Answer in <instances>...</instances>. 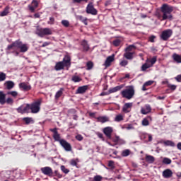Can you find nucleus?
Here are the masks:
<instances>
[{
  "label": "nucleus",
  "mask_w": 181,
  "mask_h": 181,
  "mask_svg": "<svg viewBox=\"0 0 181 181\" xmlns=\"http://www.w3.org/2000/svg\"><path fill=\"white\" fill-rule=\"evenodd\" d=\"M16 48L20 49L21 53H25L28 50L29 47L28 46V44H23L22 43V41L18 40L11 45H8L7 50H15Z\"/></svg>",
  "instance_id": "2"
},
{
  "label": "nucleus",
  "mask_w": 181,
  "mask_h": 181,
  "mask_svg": "<svg viewBox=\"0 0 181 181\" xmlns=\"http://www.w3.org/2000/svg\"><path fill=\"white\" fill-rule=\"evenodd\" d=\"M112 62H114V55H111L107 57L104 66L105 67H110V66H111V63H112Z\"/></svg>",
  "instance_id": "18"
},
{
  "label": "nucleus",
  "mask_w": 181,
  "mask_h": 181,
  "mask_svg": "<svg viewBox=\"0 0 181 181\" xmlns=\"http://www.w3.org/2000/svg\"><path fill=\"white\" fill-rule=\"evenodd\" d=\"M146 160L148 163H153V162H155V158L152 156H146Z\"/></svg>",
  "instance_id": "31"
},
{
  "label": "nucleus",
  "mask_w": 181,
  "mask_h": 181,
  "mask_svg": "<svg viewBox=\"0 0 181 181\" xmlns=\"http://www.w3.org/2000/svg\"><path fill=\"white\" fill-rule=\"evenodd\" d=\"M148 133H143L140 135L141 139H146L148 138Z\"/></svg>",
  "instance_id": "53"
},
{
  "label": "nucleus",
  "mask_w": 181,
  "mask_h": 181,
  "mask_svg": "<svg viewBox=\"0 0 181 181\" xmlns=\"http://www.w3.org/2000/svg\"><path fill=\"white\" fill-rule=\"evenodd\" d=\"M141 124H142L143 127H148V125H149V121L148 120V119L144 118L142 120Z\"/></svg>",
  "instance_id": "41"
},
{
  "label": "nucleus",
  "mask_w": 181,
  "mask_h": 181,
  "mask_svg": "<svg viewBox=\"0 0 181 181\" xmlns=\"http://www.w3.org/2000/svg\"><path fill=\"white\" fill-rule=\"evenodd\" d=\"M173 59L174 62H176V63H181V57L180 55L175 53L173 54Z\"/></svg>",
  "instance_id": "28"
},
{
  "label": "nucleus",
  "mask_w": 181,
  "mask_h": 181,
  "mask_svg": "<svg viewBox=\"0 0 181 181\" xmlns=\"http://www.w3.org/2000/svg\"><path fill=\"white\" fill-rule=\"evenodd\" d=\"M79 19H80V21H81V22H83V23H84V25H88V23H87V18L80 16H79Z\"/></svg>",
  "instance_id": "47"
},
{
  "label": "nucleus",
  "mask_w": 181,
  "mask_h": 181,
  "mask_svg": "<svg viewBox=\"0 0 181 181\" xmlns=\"http://www.w3.org/2000/svg\"><path fill=\"white\" fill-rule=\"evenodd\" d=\"M126 129H134V126L132 124H128V126L126 127Z\"/></svg>",
  "instance_id": "60"
},
{
  "label": "nucleus",
  "mask_w": 181,
  "mask_h": 181,
  "mask_svg": "<svg viewBox=\"0 0 181 181\" xmlns=\"http://www.w3.org/2000/svg\"><path fill=\"white\" fill-rule=\"evenodd\" d=\"M6 103L7 104H9L10 105H12L13 104V99L11 98H8L6 100Z\"/></svg>",
  "instance_id": "49"
},
{
  "label": "nucleus",
  "mask_w": 181,
  "mask_h": 181,
  "mask_svg": "<svg viewBox=\"0 0 181 181\" xmlns=\"http://www.w3.org/2000/svg\"><path fill=\"white\" fill-rule=\"evenodd\" d=\"M134 53L135 52H126L124 54V57H125V59H127V60H132L134 59Z\"/></svg>",
  "instance_id": "25"
},
{
  "label": "nucleus",
  "mask_w": 181,
  "mask_h": 181,
  "mask_svg": "<svg viewBox=\"0 0 181 181\" xmlns=\"http://www.w3.org/2000/svg\"><path fill=\"white\" fill-rule=\"evenodd\" d=\"M173 176V172L170 169H166L163 171V177L164 179H170Z\"/></svg>",
  "instance_id": "13"
},
{
  "label": "nucleus",
  "mask_w": 181,
  "mask_h": 181,
  "mask_svg": "<svg viewBox=\"0 0 181 181\" xmlns=\"http://www.w3.org/2000/svg\"><path fill=\"white\" fill-rule=\"evenodd\" d=\"M86 66H87V70H91V69H93V62H88L87 64H86Z\"/></svg>",
  "instance_id": "48"
},
{
  "label": "nucleus",
  "mask_w": 181,
  "mask_h": 181,
  "mask_svg": "<svg viewBox=\"0 0 181 181\" xmlns=\"http://www.w3.org/2000/svg\"><path fill=\"white\" fill-rule=\"evenodd\" d=\"M168 88H170V90H172L173 91H175V90H176L177 86H176V85H172L170 83H168Z\"/></svg>",
  "instance_id": "46"
},
{
  "label": "nucleus",
  "mask_w": 181,
  "mask_h": 181,
  "mask_svg": "<svg viewBox=\"0 0 181 181\" xmlns=\"http://www.w3.org/2000/svg\"><path fill=\"white\" fill-rule=\"evenodd\" d=\"M86 12L90 15H97V9L94 8L93 4H89L86 8Z\"/></svg>",
  "instance_id": "10"
},
{
  "label": "nucleus",
  "mask_w": 181,
  "mask_h": 181,
  "mask_svg": "<svg viewBox=\"0 0 181 181\" xmlns=\"http://www.w3.org/2000/svg\"><path fill=\"white\" fill-rule=\"evenodd\" d=\"M155 40V36L154 35H152L149 37V41L151 42V43H153Z\"/></svg>",
  "instance_id": "62"
},
{
  "label": "nucleus",
  "mask_w": 181,
  "mask_h": 181,
  "mask_svg": "<svg viewBox=\"0 0 181 181\" xmlns=\"http://www.w3.org/2000/svg\"><path fill=\"white\" fill-rule=\"evenodd\" d=\"M50 131L51 132H53V138L54 141H57L60 142L62 139H60V134H59V132H57V128L51 129Z\"/></svg>",
  "instance_id": "15"
},
{
  "label": "nucleus",
  "mask_w": 181,
  "mask_h": 181,
  "mask_svg": "<svg viewBox=\"0 0 181 181\" xmlns=\"http://www.w3.org/2000/svg\"><path fill=\"white\" fill-rule=\"evenodd\" d=\"M81 46L83 47V49L85 52H88L90 49V46L88 45V43L86 40H83L81 42Z\"/></svg>",
  "instance_id": "26"
},
{
  "label": "nucleus",
  "mask_w": 181,
  "mask_h": 181,
  "mask_svg": "<svg viewBox=\"0 0 181 181\" xmlns=\"http://www.w3.org/2000/svg\"><path fill=\"white\" fill-rule=\"evenodd\" d=\"M122 88H124V85H120L115 86V88H112L109 89L108 94H112V93H117V91H119V90H122Z\"/></svg>",
  "instance_id": "20"
},
{
  "label": "nucleus",
  "mask_w": 181,
  "mask_h": 181,
  "mask_svg": "<svg viewBox=\"0 0 181 181\" xmlns=\"http://www.w3.org/2000/svg\"><path fill=\"white\" fill-rule=\"evenodd\" d=\"M6 80V74L4 72L0 73V82Z\"/></svg>",
  "instance_id": "39"
},
{
  "label": "nucleus",
  "mask_w": 181,
  "mask_h": 181,
  "mask_svg": "<svg viewBox=\"0 0 181 181\" xmlns=\"http://www.w3.org/2000/svg\"><path fill=\"white\" fill-rule=\"evenodd\" d=\"M9 13V6H6L3 11L0 13V16H6Z\"/></svg>",
  "instance_id": "30"
},
{
  "label": "nucleus",
  "mask_w": 181,
  "mask_h": 181,
  "mask_svg": "<svg viewBox=\"0 0 181 181\" xmlns=\"http://www.w3.org/2000/svg\"><path fill=\"white\" fill-rule=\"evenodd\" d=\"M177 149H179V151H181V142H179L177 144Z\"/></svg>",
  "instance_id": "64"
},
{
  "label": "nucleus",
  "mask_w": 181,
  "mask_h": 181,
  "mask_svg": "<svg viewBox=\"0 0 181 181\" xmlns=\"http://www.w3.org/2000/svg\"><path fill=\"white\" fill-rule=\"evenodd\" d=\"M151 110L152 109L151 108V105H146L145 107H141V114H144V115H146V114H149V112H151Z\"/></svg>",
  "instance_id": "19"
},
{
  "label": "nucleus",
  "mask_w": 181,
  "mask_h": 181,
  "mask_svg": "<svg viewBox=\"0 0 181 181\" xmlns=\"http://www.w3.org/2000/svg\"><path fill=\"white\" fill-rule=\"evenodd\" d=\"M23 121H24L27 125H29V124H33V122H35L32 117H24L23 118Z\"/></svg>",
  "instance_id": "29"
},
{
  "label": "nucleus",
  "mask_w": 181,
  "mask_h": 181,
  "mask_svg": "<svg viewBox=\"0 0 181 181\" xmlns=\"http://www.w3.org/2000/svg\"><path fill=\"white\" fill-rule=\"evenodd\" d=\"M48 25H54V18L50 17L49 21L47 22Z\"/></svg>",
  "instance_id": "55"
},
{
  "label": "nucleus",
  "mask_w": 181,
  "mask_h": 181,
  "mask_svg": "<svg viewBox=\"0 0 181 181\" xmlns=\"http://www.w3.org/2000/svg\"><path fill=\"white\" fill-rule=\"evenodd\" d=\"M135 49V45H129L126 48L127 52H131Z\"/></svg>",
  "instance_id": "52"
},
{
  "label": "nucleus",
  "mask_w": 181,
  "mask_h": 181,
  "mask_svg": "<svg viewBox=\"0 0 181 181\" xmlns=\"http://www.w3.org/2000/svg\"><path fill=\"white\" fill-rule=\"evenodd\" d=\"M150 63L151 64V66H153L156 63V57H153L151 59H149Z\"/></svg>",
  "instance_id": "51"
},
{
  "label": "nucleus",
  "mask_w": 181,
  "mask_h": 181,
  "mask_svg": "<svg viewBox=\"0 0 181 181\" xmlns=\"http://www.w3.org/2000/svg\"><path fill=\"white\" fill-rule=\"evenodd\" d=\"M122 97L127 98V100H131L135 95V89L134 86H127L125 89L121 91Z\"/></svg>",
  "instance_id": "4"
},
{
  "label": "nucleus",
  "mask_w": 181,
  "mask_h": 181,
  "mask_svg": "<svg viewBox=\"0 0 181 181\" xmlns=\"http://www.w3.org/2000/svg\"><path fill=\"white\" fill-rule=\"evenodd\" d=\"M49 45H50V42H45L42 44V47H46V46H49Z\"/></svg>",
  "instance_id": "59"
},
{
  "label": "nucleus",
  "mask_w": 181,
  "mask_h": 181,
  "mask_svg": "<svg viewBox=\"0 0 181 181\" xmlns=\"http://www.w3.org/2000/svg\"><path fill=\"white\" fill-rule=\"evenodd\" d=\"M132 103H125L122 107L123 112H124L125 114H128V112H130L131 108H132Z\"/></svg>",
  "instance_id": "14"
},
{
  "label": "nucleus",
  "mask_w": 181,
  "mask_h": 181,
  "mask_svg": "<svg viewBox=\"0 0 181 181\" xmlns=\"http://www.w3.org/2000/svg\"><path fill=\"white\" fill-rule=\"evenodd\" d=\"M147 138H148V142H152V139H153L152 134H148L147 136Z\"/></svg>",
  "instance_id": "57"
},
{
  "label": "nucleus",
  "mask_w": 181,
  "mask_h": 181,
  "mask_svg": "<svg viewBox=\"0 0 181 181\" xmlns=\"http://www.w3.org/2000/svg\"><path fill=\"white\" fill-rule=\"evenodd\" d=\"M62 25H63V26H65V28H69V26L70 25V23L67 20H63L62 21Z\"/></svg>",
  "instance_id": "42"
},
{
  "label": "nucleus",
  "mask_w": 181,
  "mask_h": 181,
  "mask_svg": "<svg viewBox=\"0 0 181 181\" xmlns=\"http://www.w3.org/2000/svg\"><path fill=\"white\" fill-rule=\"evenodd\" d=\"M150 68H151V66L145 63L141 66V71H146L147 69H150Z\"/></svg>",
  "instance_id": "40"
},
{
  "label": "nucleus",
  "mask_w": 181,
  "mask_h": 181,
  "mask_svg": "<svg viewBox=\"0 0 181 181\" xmlns=\"http://www.w3.org/2000/svg\"><path fill=\"white\" fill-rule=\"evenodd\" d=\"M17 111L20 114H29L30 112V105H23L17 109Z\"/></svg>",
  "instance_id": "7"
},
{
  "label": "nucleus",
  "mask_w": 181,
  "mask_h": 181,
  "mask_svg": "<svg viewBox=\"0 0 181 181\" xmlns=\"http://www.w3.org/2000/svg\"><path fill=\"white\" fill-rule=\"evenodd\" d=\"M70 62H71L70 57L65 56L64 57L63 62H59L56 64L55 70L57 71H59V70H63V69H64V67H70V66L71 64L70 63Z\"/></svg>",
  "instance_id": "3"
},
{
  "label": "nucleus",
  "mask_w": 181,
  "mask_h": 181,
  "mask_svg": "<svg viewBox=\"0 0 181 181\" xmlns=\"http://www.w3.org/2000/svg\"><path fill=\"white\" fill-rule=\"evenodd\" d=\"M8 94L10 95H12V97H16V95H18V92L16 91H10L8 92Z\"/></svg>",
  "instance_id": "54"
},
{
  "label": "nucleus",
  "mask_w": 181,
  "mask_h": 181,
  "mask_svg": "<svg viewBox=\"0 0 181 181\" xmlns=\"http://www.w3.org/2000/svg\"><path fill=\"white\" fill-rule=\"evenodd\" d=\"M114 46H119L121 45V40L117 39L113 41Z\"/></svg>",
  "instance_id": "45"
},
{
  "label": "nucleus",
  "mask_w": 181,
  "mask_h": 181,
  "mask_svg": "<svg viewBox=\"0 0 181 181\" xmlns=\"http://www.w3.org/2000/svg\"><path fill=\"white\" fill-rule=\"evenodd\" d=\"M115 121L116 122L124 121V116L122 115H117L115 118Z\"/></svg>",
  "instance_id": "33"
},
{
  "label": "nucleus",
  "mask_w": 181,
  "mask_h": 181,
  "mask_svg": "<svg viewBox=\"0 0 181 181\" xmlns=\"http://www.w3.org/2000/svg\"><path fill=\"white\" fill-rule=\"evenodd\" d=\"M163 144L165 146H175V142L170 141V140H166L163 141Z\"/></svg>",
  "instance_id": "32"
},
{
  "label": "nucleus",
  "mask_w": 181,
  "mask_h": 181,
  "mask_svg": "<svg viewBox=\"0 0 181 181\" xmlns=\"http://www.w3.org/2000/svg\"><path fill=\"white\" fill-rule=\"evenodd\" d=\"M5 86L7 90H12V88L15 87V83H13V81H6Z\"/></svg>",
  "instance_id": "24"
},
{
  "label": "nucleus",
  "mask_w": 181,
  "mask_h": 181,
  "mask_svg": "<svg viewBox=\"0 0 181 181\" xmlns=\"http://www.w3.org/2000/svg\"><path fill=\"white\" fill-rule=\"evenodd\" d=\"M6 103V95L2 91H0V104L4 105Z\"/></svg>",
  "instance_id": "23"
},
{
  "label": "nucleus",
  "mask_w": 181,
  "mask_h": 181,
  "mask_svg": "<svg viewBox=\"0 0 181 181\" xmlns=\"http://www.w3.org/2000/svg\"><path fill=\"white\" fill-rule=\"evenodd\" d=\"M36 35L40 36V37H44L45 36H49L53 35V31L50 28H37L36 30Z\"/></svg>",
  "instance_id": "5"
},
{
  "label": "nucleus",
  "mask_w": 181,
  "mask_h": 181,
  "mask_svg": "<svg viewBox=\"0 0 181 181\" xmlns=\"http://www.w3.org/2000/svg\"><path fill=\"white\" fill-rule=\"evenodd\" d=\"M146 64H148V66H150V67H152V66H153V65L151 64V61H149V59H146Z\"/></svg>",
  "instance_id": "63"
},
{
  "label": "nucleus",
  "mask_w": 181,
  "mask_h": 181,
  "mask_svg": "<svg viewBox=\"0 0 181 181\" xmlns=\"http://www.w3.org/2000/svg\"><path fill=\"white\" fill-rule=\"evenodd\" d=\"M87 88H88V86H83L78 88L76 90V94H84V93L87 91Z\"/></svg>",
  "instance_id": "22"
},
{
  "label": "nucleus",
  "mask_w": 181,
  "mask_h": 181,
  "mask_svg": "<svg viewBox=\"0 0 181 181\" xmlns=\"http://www.w3.org/2000/svg\"><path fill=\"white\" fill-rule=\"evenodd\" d=\"M41 172L43 175H46L47 176H52L53 175V170L50 167H44L41 168Z\"/></svg>",
  "instance_id": "11"
},
{
  "label": "nucleus",
  "mask_w": 181,
  "mask_h": 181,
  "mask_svg": "<svg viewBox=\"0 0 181 181\" xmlns=\"http://www.w3.org/2000/svg\"><path fill=\"white\" fill-rule=\"evenodd\" d=\"M98 122H102V124H104V122H108L109 119L107 117L103 116L97 117Z\"/></svg>",
  "instance_id": "27"
},
{
  "label": "nucleus",
  "mask_w": 181,
  "mask_h": 181,
  "mask_svg": "<svg viewBox=\"0 0 181 181\" xmlns=\"http://www.w3.org/2000/svg\"><path fill=\"white\" fill-rule=\"evenodd\" d=\"M39 6V3L36 0H33L31 4L28 5L29 11L32 13L35 12L36 8Z\"/></svg>",
  "instance_id": "12"
},
{
  "label": "nucleus",
  "mask_w": 181,
  "mask_h": 181,
  "mask_svg": "<svg viewBox=\"0 0 181 181\" xmlns=\"http://www.w3.org/2000/svg\"><path fill=\"white\" fill-rule=\"evenodd\" d=\"M152 84H153V81H148L146 83H144V86H146V87L152 86Z\"/></svg>",
  "instance_id": "56"
},
{
  "label": "nucleus",
  "mask_w": 181,
  "mask_h": 181,
  "mask_svg": "<svg viewBox=\"0 0 181 181\" xmlns=\"http://www.w3.org/2000/svg\"><path fill=\"white\" fill-rule=\"evenodd\" d=\"M62 95H63V88H61L59 90H58L56 93V95H55L56 100H57L58 98H60V97H62Z\"/></svg>",
  "instance_id": "34"
},
{
  "label": "nucleus",
  "mask_w": 181,
  "mask_h": 181,
  "mask_svg": "<svg viewBox=\"0 0 181 181\" xmlns=\"http://www.w3.org/2000/svg\"><path fill=\"white\" fill-rule=\"evenodd\" d=\"M175 80H176L177 81H178L179 83H180V81H181V75L177 76L175 77Z\"/></svg>",
  "instance_id": "61"
},
{
  "label": "nucleus",
  "mask_w": 181,
  "mask_h": 181,
  "mask_svg": "<svg viewBox=\"0 0 181 181\" xmlns=\"http://www.w3.org/2000/svg\"><path fill=\"white\" fill-rule=\"evenodd\" d=\"M160 11L162 12V21H172L173 19V16H172V12H173V6L168 5V4H163Z\"/></svg>",
  "instance_id": "1"
},
{
  "label": "nucleus",
  "mask_w": 181,
  "mask_h": 181,
  "mask_svg": "<svg viewBox=\"0 0 181 181\" xmlns=\"http://www.w3.org/2000/svg\"><path fill=\"white\" fill-rule=\"evenodd\" d=\"M163 163H164L165 165H170L172 163V160L168 158H164L163 160Z\"/></svg>",
  "instance_id": "37"
},
{
  "label": "nucleus",
  "mask_w": 181,
  "mask_h": 181,
  "mask_svg": "<svg viewBox=\"0 0 181 181\" xmlns=\"http://www.w3.org/2000/svg\"><path fill=\"white\" fill-rule=\"evenodd\" d=\"M19 87L21 90H23L24 91H29V90H30V88H32L30 85H29L25 82L21 83L19 84Z\"/></svg>",
  "instance_id": "17"
},
{
  "label": "nucleus",
  "mask_w": 181,
  "mask_h": 181,
  "mask_svg": "<svg viewBox=\"0 0 181 181\" xmlns=\"http://www.w3.org/2000/svg\"><path fill=\"white\" fill-rule=\"evenodd\" d=\"M115 144L118 145H125V140L121 139L119 136H115V139L113 140Z\"/></svg>",
  "instance_id": "21"
},
{
  "label": "nucleus",
  "mask_w": 181,
  "mask_h": 181,
  "mask_svg": "<svg viewBox=\"0 0 181 181\" xmlns=\"http://www.w3.org/2000/svg\"><path fill=\"white\" fill-rule=\"evenodd\" d=\"M129 153H131V151H129V149H126L122 152V156H129Z\"/></svg>",
  "instance_id": "36"
},
{
  "label": "nucleus",
  "mask_w": 181,
  "mask_h": 181,
  "mask_svg": "<svg viewBox=\"0 0 181 181\" xmlns=\"http://www.w3.org/2000/svg\"><path fill=\"white\" fill-rule=\"evenodd\" d=\"M76 139L78 140V141H83V136L80 134L77 135L76 136Z\"/></svg>",
  "instance_id": "58"
},
{
  "label": "nucleus",
  "mask_w": 181,
  "mask_h": 181,
  "mask_svg": "<svg viewBox=\"0 0 181 181\" xmlns=\"http://www.w3.org/2000/svg\"><path fill=\"white\" fill-rule=\"evenodd\" d=\"M59 144L66 152H70L71 151V145H70V144L66 140L61 139V141H59Z\"/></svg>",
  "instance_id": "9"
},
{
  "label": "nucleus",
  "mask_w": 181,
  "mask_h": 181,
  "mask_svg": "<svg viewBox=\"0 0 181 181\" xmlns=\"http://www.w3.org/2000/svg\"><path fill=\"white\" fill-rule=\"evenodd\" d=\"M103 134L106 135L109 139H111V134H112V127H107L103 129Z\"/></svg>",
  "instance_id": "16"
},
{
  "label": "nucleus",
  "mask_w": 181,
  "mask_h": 181,
  "mask_svg": "<svg viewBox=\"0 0 181 181\" xmlns=\"http://www.w3.org/2000/svg\"><path fill=\"white\" fill-rule=\"evenodd\" d=\"M120 66H122V67H125V66H127L128 65V61L124 59V60H122L119 63Z\"/></svg>",
  "instance_id": "44"
},
{
  "label": "nucleus",
  "mask_w": 181,
  "mask_h": 181,
  "mask_svg": "<svg viewBox=\"0 0 181 181\" xmlns=\"http://www.w3.org/2000/svg\"><path fill=\"white\" fill-rule=\"evenodd\" d=\"M79 162L78 161V158L76 159H72L70 161V165H71V166H76L77 168V163Z\"/></svg>",
  "instance_id": "38"
},
{
  "label": "nucleus",
  "mask_w": 181,
  "mask_h": 181,
  "mask_svg": "<svg viewBox=\"0 0 181 181\" xmlns=\"http://www.w3.org/2000/svg\"><path fill=\"white\" fill-rule=\"evenodd\" d=\"M40 101L37 100L30 105V110L32 114H37L40 111Z\"/></svg>",
  "instance_id": "6"
},
{
  "label": "nucleus",
  "mask_w": 181,
  "mask_h": 181,
  "mask_svg": "<svg viewBox=\"0 0 181 181\" xmlns=\"http://www.w3.org/2000/svg\"><path fill=\"white\" fill-rule=\"evenodd\" d=\"M81 81V78H80V76H72V81H74V83H80Z\"/></svg>",
  "instance_id": "35"
},
{
  "label": "nucleus",
  "mask_w": 181,
  "mask_h": 181,
  "mask_svg": "<svg viewBox=\"0 0 181 181\" xmlns=\"http://www.w3.org/2000/svg\"><path fill=\"white\" fill-rule=\"evenodd\" d=\"M93 180L94 181H101V180H103V177H101V175H95L93 177Z\"/></svg>",
  "instance_id": "50"
},
{
  "label": "nucleus",
  "mask_w": 181,
  "mask_h": 181,
  "mask_svg": "<svg viewBox=\"0 0 181 181\" xmlns=\"http://www.w3.org/2000/svg\"><path fill=\"white\" fill-rule=\"evenodd\" d=\"M61 170H62V172L64 173H65L66 175H67V173H69V172H70V170H69V169L66 168V167L64 165H61Z\"/></svg>",
  "instance_id": "43"
},
{
  "label": "nucleus",
  "mask_w": 181,
  "mask_h": 181,
  "mask_svg": "<svg viewBox=\"0 0 181 181\" xmlns=\"http://www.w3.org/2000/svg\"><path fill=\"white\" fill-rule=\"evenodd\" d=\"M173 33V31H172V30H165L162 32L160 38L162 39V40L166 41L168 40V39H169V37H170V36H172Z\"/></svg>",
  "instance_id": "8"
}]
</instances>
